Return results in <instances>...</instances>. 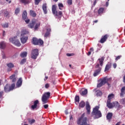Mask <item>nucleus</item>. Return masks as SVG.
<instances>
[{
	"label": "nucleus",
	"instance_id": "obj_1",
	"mask_svg": "<svg viewBox=\"0 0 125 125\" xmlns=\"http://www.w3.org/2000/svg\"><path fill=\"white\" fill-rule=\"evenodd\" d=\"M99 106H96L93 109L91 112L92 117H94V119L96 120V119H99L102 117V113L101 111L99 110Z\"/></svg>",
	"mask_w": 125,
	"mask_h": 125
},
{
	"label": "nucleus",
	"instance_id": "obj_2",
	"mask_svg": "<svg viewBox=\"0 0 125 125\" xmlns=\"http://www.w3.org/2000/svg\"><path fill=\"white\" fill-rule=\"evenodd\" d=\"M112 82L111 78H107V77H104L103 79H101V82L97 84V87H101V86H103L105 83H107L108 86L111 85V83Z\"/></svg>",
	"mask_w": 125,
	"mask_h": 125
},
{
	"label": "nucleus",
	"instance_id": "obj_3",
	"mask_svg": "<svg viewBox=\"0 0 125 125\" xmlns=\"http://www.w3.org/2000/svg\"><path fill=\"white\" fill-rule=\"evenodd\" d=\"M77 125H90L87 123V118L85 117V113H83L81 117L77 121Z\"/></svg>",
	"mask_w": 125,
	"mask_h": 125
},
{
	"label": "nucleus",
	"instance_id": "obj_4",
	"mask_svg": "<svg viewBox=\"0 0 125 125\" xmlns=\"http://www.w3.org/2000/svg\"><path fill=\"white\" fill-rule=\"evenodd\" d=\"M107 106L108 108H110V109L115 107V108H116L117 110H120V109H122V108H123V105H120V104H119V102H118L111 103V101H107Z\"/></svg>",
	"mask_w": 125,
	"mask_h": 125
},
{
	"label": "nucleus",
	"instance_id": "obj_5",
	"mask_svg": "<svg viewBox=\"0 0 125 125\" xmlns=\"http://www.w3.org/2000/svg\"><path fill=\"white\" fill-rule=\"evenodd\" d=\"M50 97V92H47L44 93L42 97V104H46V103H48V99Z\"/></svg>",
	"mask_w": 125,
	"mask_h": 125
},
{
	"label": "nucleus",
	"instance_id": "obj_6",
	"mask_svg": "<svg viewBox=\"0 0 125 125\" xmlns=\"http://www.w3.org/2000/svg\"><path fill=\"white\" fill-rule=\"evenodd\" d=\"M53 14L57 17V18H61L63 15V13L62 11H59V12L56 11V6L55 5H52V8Z\"/></svg>",
	"mask_w": 125,
	"mask_h": 125
},
{
	"label": "nucleus",
	"instance_id": "obj_7",
	"mask_svg": "<svg viewBox=\"0 0 125 125\" xmlns=\"http://www.w3.org/2000/svg\"><path fill=\"white\" fill-rule=\"evenodd\" d=\"M32 43L34 45H42L43 44V41L42 39H38L37 38H33Z\"/></svg>",
	"mask_w": 125,
	"mask_h": 125
},
{
	"label": "nucleus",
	"instance_id": "obj_8",
	"mask_svg": "<svg viewBox=\"0 0 125 125\" xmlns=\"http://www.w3.org/2000/svg\"><path fill=\"white\" fill-rule=\"evenodd\" d=\"M9 41L10 42H12V43H13V44H15L16 46H21V45L20 41L17 39V36L10 38Z\"/></svg>",
	"mask_w": 125,
	"mask_h": 125
},
{
	"label": "nucleus",
	"instance_id": "obj_9",
	"mask_svg": "<svg viewBox=\"0 0 125 125\" xmlns=\"http://www.w3.org/2000/svg\"><path fill=\"white\" fill-rule=\"evenodd\" d=\"M38 56H39V50L38 49L33 50L31 54V58L32 59H37Z\"/></svg>",
	"mask_w": 125,
	"mask_h": 125
},
{
	"label": "nucleus",
	"instance_id": "obj_10",
	"mask_svg": "<svg viewBox=\"0 0 125 125\" xmlns=\"http://www.w3.org/2000/svg\"><path fill=\"white\" fill-rule=\"evenodd\" d=\"M95 68L98 69L96 70L94 73V77H96V76L99 75V73H100L101 71V67H100V65L99 63H97L95 66Z\"/></svg>",
	"mask_w": 125,
	"mask_h": 125
},
{
	"label": "nucleus",
	"instance_id": "obj_11",
	"mask_svg": "<svg viewBox=\"0 0 125 125\" xmlns=\"http://www.w3.org/2000/svg\"><path fill=\"white\" fill-rule=\"evenodd\" d=\"M108 38H109L108 34H105L104 36H103L100 41V42L101 43H104V42L107 41Z\"/></svg>",
	"mask_w": 125,
	"mask_h": 125
},
{
	"label": "nucleus",
	"instance_id": "obj_12",
	"mask_svg": "<svg viewBox=\"0 0 125 125\" xmlns=\"http://www.w3.org/2000/svg\"><path fill=\"white\" fill-rule=\"evenodd\" d=\"M8 67L7 72H11L12 71V68H14V64L12 62H10L7 64Z\"/></svg>",
	"mask_w": 125,
	"mask_h": 125
},
{
	"label": "nucleus",
	"instance_id": "obj_13",
	"mask_svg": "<svg viewBox=\"0 0 125 125\" xmlns=\"http://www.w3.org/2000/svg\"><path fill=\"white\" fill-rule=\"evenodd\" d=\"M40 103V102H39V100H36L34 102V104L31 105V109L32 110H34L35 109H37V107H38V104Z\"/></svg>",
	"mask_w": 125,
	"mask_h": 125
},
{
	"label": "nucleus",
	"instance_id": "obj_14",
	"mask_svg": "<svg viewBox=\"0 0 125 125\" xmlns=\"http://www.w3.org/2000/svg\"><path fill=\"white\" fill-rule=\"evenodd\" d=\"M1 14H3L5 17L8 18L9 17V12L7 11V10H3L1 11Z\"/></svg>",
	"mask_w": 125,
	"mask_h": 125
},
{
	"label": "nucleus",
	"instance_id": "obj_15",
	"mask_svg": "<svg viewBox=\"0 0 125 125\" xmlns=\"http://www.w3.org/2000/svg\"><path fill=\"white\" fill-rule=\"evenodd\" d=\"M4 91H5V92H9V91H11L9 84L7 83L5 85L4 87Z\"/></svg>",
	"mask_w": 125,
	"mask_h": 125
},
{
	"label": "nucleus",
	"instance_id": "obj_16",
	"mask_svg": "<svg viewBox=\"0 0 125 125\" xmlns=\"http://www.w3.org/2000/svg\"><path fill=\"white\" fill-rule=\"evenodd\" d=\"M105 59V57H102L101 58L98 59V62H99V64L100 66L102 67L103 66V63H104V60Z\"/></svg>",
	"mask_w": 125,
	"mask_h": 125
},
{
	"label": "nucleus",
	"instance_id": "obj_17",
	"mask_svg": "<svg viewBox=\"0 0 125 125\" xmlns=\"http://www.w3.org/2000/svg\"><path fill=\"white\" fill-rule=\"evenodd\" d=\"M29 33L27 29H22L21 31V37H25V35H29Z\"/></svg>",
	"mask_w": 125,
	"mask_h": 125
},
{
	"label": "nucleus",
	"instance_id": "obj_18",
	"mask_svg": "<svg viewBox=\"0 0 125 125\" xmlns=\"http://www.w3.org/2000/svg\"><path fill=\"white\" fill-rule=\"evenodd\" d=\"M90 105H89V103L87 102L86 103V110H87V114L89 115L90 114Z\"/></svg>",
	"mask_w": 125,
	"mask_h": 125
},
{
	"label": "nucleus",
	"instance_id": "obj_19",
	"mask_svg": "<svg viewBox=\"0 0 125 125\" xmlns=\"http://www.w3.org/2000/svg\"><path fill=\"white\" fill-rule=\"evenodd\" d=\"M22 83H23V80L22 79V78H19L16 83L17 87H20V86L22 85Z\"/></svg>",
	"mask_w": 125,
	"mask_h": 125
},
{
	"label": "nucleus",
	"instance_id": "obj_20",
	"mask_svg": "<svg viewBox=\"0 0 125 125\" xmlns=\"http://www.w3.org/2000/svg\"><path fill=\"white\" fill-rule=\"evenodd\" d=\"M111 67H112V63L110 62H108L105 66L104 68V72H107V71H109L110 69H111Z\"/></svg>",
	"mask_w": 125,
	"mask_h": 125
},
{
	"label": "nucleus",
	"instance_id": "obj_21",
	"mask_svg": "<svg viewBox=\"0 0 125 125\" xmlns=\"http://www.w3.org/2000/svg\"><path fill=\"white\" fill-rule=\"evenodd\" d=\"M21 3H23L24 5H26V4H29L31 3L32 0H20Z\"/></svg>",
	"mask_w": 125,
	"mask_h": 125
},
{
	"label": "nucleus",
	"instance_id": "obj_22",
	"mask_svg": "<svg viewBox=\"0 0 125 125\" xmlns=\"http://www.w3.org/2000/svg\"><path fill=\"white\" fill-rule=\"evenodd\" d=\"M81 92H80V93L81 94V95H82V96H83L84 95H86V94H87V89H84V88H83L81 89Z\"/></svg>",
	"mask_w": 125,
	"mask_h": 125
},
{
	"label": "nucleus",
	"instance_id": "obj_23",
	"mask_svg": "<svg viewBox=\"0 0 125 125\" xmlns=\"http://www.w3.org/2000/svg\"><path fill=\"white\" fill-rule=\"evenodd\" d=\"M21 43H26L27 41H28V36L22 37V38H21Z\"/></svg>",
	"mask_w": 125,
	"mask_h": 125
},
{
	"label": "nucleus",
	"instance_id": "obj_24",
	"mask_svg": "<svg viewBox=\"0 0 125 125\" xmlns=\"http://www.w3.org/2000/svg\"><path fill=\"white\" fill-rule=\"evenodd\" d=\"M105 12V8L103 7H101L98 10V13L99 15H101L103 13Z\"/></svg>",
	"mask_w": 125,
	"mask_h": 125
},
{
	"label": "nucleus",
	"instance_id": "obj_25",
	"mask_svg": "<svg viewBox=\"0 0 125 125\" xmlns=\"http://www.w3.org/2000/svg\"><path fill=\"white\" fill-rule=\"evenodd\" d=\"M10 79L11 80L12 83H15V82L17 81L15 74H13L10 76Z\"/></svg>",
	"mask_w": 125,
	"mask_h": 125
},
{
	"label": "nucleus",
	"instance_id": "obj_26",
	"mask_svg": "<svg viewBox=\"0 0 125 125\" xmlns=\"http://www.w3.org/2000/svg\"><path fill=\"white\" fill-rule=\"evenodd\" d=\"M50 32H51V29L48 28L47 29V31L46 32L45 35H44V38H47L49 37L50 35Z\"/></svg>",
	"mask_w": 125,
	"mask_h": 125
},
{
	"label": "nucleus",
	"instance_id": "obj_27",
	"mask_svg": "<svg viewBox=\"0 0 125 125\" xmlns=\"http://www.w3.org/2000/svg\"><path fill=\"white\" fill-rule=\"evenodd\" d=\"M42 9L44 14H47V6H46V3H44L43 4Z\"/></svg>",
	"mask_w": 125,
	"mask_h": 125
},
{
	"label": "nucleus",
	"instance_id": "obj_28",
	"mask_svg": "<svg viewBox=\"0 0 125 125\" xmlns=\"http://www.w3.org/2000/svg\"><path fill=\"white\" fill-rule=\"evenodd\" d=\"M35 25H36V21H32V22L28 25V26L29 28H30V29H33V28L35 27Z\"/></svg>",
	"mask_w": 125,
	"mask_h": 125
},
{
	"label": "nucleus",
	"instance_id": "obj_29",
	"mask_svg": "<svg viewBox=\"0 0 125 125\" xmlns=\"http://www.w3.org/2000/svg\"><path fill=\"white\" fill-rule=\"evenodd\" d=\"M30 15L32 17H36L37 16V13L33 10H30Z\"/></svg>",
	"mask_w": 125,
	"mask_h": 125
},
{
	"label": "nucleus",
	"instance_id": "obj_30",
	"mask_svg": "<svg viewBox=\"0 0 125 125\" xmlns=\"http://www.w3.org/2000/svg\"><path fill=\"white\" fill-rule=\"evenodd\" d=\"M5 42H0V48H1V49H4V48H5Z\"/></svg>",
	"mask_w": 125,
	"mask_h": 125
},
{
	"label": "nucleus",
	"instance_id": "obj_31",
	"mask_svg": "<svg viewBox=\"0 0 125 125\" xmlns=\"http://www.w3.org/2000/svg\"><path fill=\"white\" fill-rule=\"evenodd\" d=\"M112 117H113V113L108 112L106 115V119L107 120H111Z\"/></svg>",
	"mask_w": 125,
	"mask_h": 125
},
{
	"label": "nucleus",
	"instance_id": "obj_32",
	"mask_svg": "<svg viewBox=\"0 0 125 125\" xmlns=\"http://www.w3.org/2000/svg\"><path fill=\"white\" fill-rule=\"evenodd\" d=\"M125 94V86H124L122 88L121 90L120 96H124V95Z\"/></svg>",
	"mask_w": 125,
	"mask_h": 125
},
{
	"label": "nucleus",
	"instance_id": "obj_33",
	"mask_svg": "<svg viewBox=\"0 0 125 125\" xmlns=\"http://www.w3.org/2000/svg\"><path fill=\"white\" fill-rule=\"evenodd\" d=\"M84 106H85V103L84 101H82L79 103L80 108H84Z\"/></svg>",
	"mask_w": 125,
	"mask_h": 125
},
{
	"label": "nucleus",
	"instance_id": "obj_34",
	"mask_svg": "<svg viewBox=\"0 0 125 125\" xmlns=\"http://www.w3.org/2000/svg\"><path fill=\"white\" fill-rule=\"evenodd\" d=\"M28 15V13H27V11H24L23 13H22V19L24 20L25 18H27L28 17H27Z\"/></svg>",
	"mask_w": 125,
	"mask_h": 125
},
{
	"label": "nucleus",
	"instance_id": "obj_35",
	"mask_svg": "<svg viewBox=\"0 0 125 125\" xmlns=\"http://www.w3.org/2000/svg\"><path fill=\"white\" fill-rule=\"evenodd\" d=\"M108 99L107 101H111V99H113L114 98V94H110L107 97Z\"/></svg>",
	"mask_w": 125,
	"mask_h": 125
},
{
	"label": "nucleus",
	"instance_id": "obj_36",
	"mask_svg": "<svg viewBox=\"0 0 125 125\" xmlns=\"http://www.w3.org/2000/svg\"><path fill=\"white\" fill-rule=\"evenodd\" d=\"M20 56L22 58H24V57H26L27 56V52H23L21 53L20 55Z\"/></svg>",
	"mask_w": 125,
	"mask_h": 125
},
{
	"label": "nucleus",
	"instance_id": "obj_37",
	"mask_svg": "<svg viewBox=\"0 0 125 125\" xmlns=\"http://www.w3.org/2000/svg\"><path fill=\"white\" fill-rule=\"evenodd\" d=\"M58 7L60 10H62V9L63 8V7H64V5H63V4L62 3H59L58 4Z\"/></svg>",
	"mask_w": 125,
	"mask_h": 125
},
{
	"label": "nucleus",
	"instance_id": "obj_38",
	"mask_svg": "<svg viewBox=\"0 0 125 125\" xmlns=\"http://www.w3.org/2000/svg\"><path fill=\"white\" fill-rule=\"evenodd\" d=\"M40 26H41V23L38 22L36 23L35 26L34 27L35 30H37L38 28H39Z\"/></svg>",
	"mask_w": 125,
	"mask_h": 125
},
{
	"label": "nucleus",
	"instance_id": "obj_39",
	"mask_svg": "<svg viewBox=\"0 0 125 125\" xmlns=\"http://www.w3.org/2000/svg\"><path fill=\"white\" fill-rule=\"evenodd\" d=\"M75 102H80V96H75Z\"/></svg>",
	"mask_w": 125,
	"mask_h": 125
},
{
	"label": "nucleus",
	"instance_id": "obj_40",
	"mask_svg": "<svg viewBox=\"0 0 125 125\" xmlns=\"http://www.w3.org/2000/svg\"><path fill=\"white\" fill-rule=\"evenodd\" d=\"M20 12V8H17L15 9V15H17V14H18V13H19Z\"/></svg>",
	"mask_w": 125,
	"mask_h": 125
},
{
	"label": "nucleus",
	"instance_id": "obj_41",
	"mask_svg": "<svg viewBox=\"0 0 125 125\" xmlns=\"http://www.w3.org/2000/svg\"><path fill=\"white\" fill-rule=\"evenodd\" d=\"M26 61H27V59H22L20 62L21 65H23V64L26 63Z\"/></svg>",
	"mask_w": 125,
	"mask_h": 125
},
{
	"label": "nucleus",
	"instance_id": "obj_42",
	"mask_svg": "<svg viewBox=\"0 0 125 125\" xmlns=\"http://www.w3.org/2000/svg\"><path fill=\"white\" fill-rule=\"evenodd\" d=\"M14 87H15V83H13L10 86V88L11 90H13L14 89Z\"/></svg>",
	"mask_w": 125,
	"mask_h": 125
},
{
	"label": "nucleus",
	"instance_id": "obj_43",
	"mask_svg": "<svg viewBox=\"0 0 125 125\" xmlns=\"http://www.w3.org/2000/svg\"><path fill=\"white\" fill-rule=\"evenodd\" d=\"M23 20H24L26 24H29V23H30V19H28V18H25Z\"/></svg>",
	"mask_w": 125,
	"mask_h": 125
},
{
	"label": "nucleus",
	"instance_id": "obj_44",
	"mask_svg": "<svg viewBox=\"0 0 125 125\" xmlns=\"http://www.w3.org/2000/svg\"><path fill=\"white\" fill-rule=\"evenodd\" d=\"M40 2H41V0H35V4L36 5H39Z\"/></svg>",
	"mask_w": 125,
	"mask_h": 125
},
{
	"label": "nucleus",
	"instance_id": "obj_45",
	"mask_svg": "<svg viewBox=\"0 0 125 125\" xmlns=\"http://www.w3.org/2000/svg\"><path fill=\"white\" fill-rule=\"evenodd\" d=\"M120 103L121 104H125V99H122L120 100Z\"/></svg>",
	"mask_w": 125,
	"mask_h": 125
},
{
	"label": "nucleus",
	"instance_id": "obj_46",
	"mask_svg": "<svg viewBox=\"0 0 125 125\" xmlns=\"http://www.w3.org/2000/svg\"><path fill=\"white\" fill-rule=\"evenodd\" d=\"M4 94V92H3V91H0V98H2Z\"/></svg>",
	"mask_w": 125,
	"mask_h": 125
},
{
	"label": "nucleus",
	"instance_id": "obj_47",
	"mask_svg": "<svg viewBox=\"0 0 125 125\" xmlns=\"http://www.w3.org/2000/svg\"><path fill=\"white\" fill-rule=\"evenodd\" d=\"M102 94H103L102 92L100 91H98L97 93V96H101Z\"/></svg>",
	"mask_w": 125,
	"mask_h": 125
},
{
	"label": "nucleus",
	"instance_id": "obj_48",
	"mask_svg": "<svg viewBox=\"0 0 125 125\" xmlns=\"http://www.w3.org/2000/svg\"><path fill=\"white\" fill-rule=\"evenodd\" d=\"M35 122H36V120H35V119H32L29 121V124L30 125H33V124L35 123Z\"/></svg>",
	"mask_w": 125,
	"mask_h": 125
},
{
	"label": "nucleus",
	"instance_id": "obj_49",
	"mask_svg": "<svg viewBox=\"0 0 125 125\" xmlns=\"http://www.w3.org/2000/svg\"><path fill=\"white\" fill-rule=\"evenodd\" d=\"M67 3L69 4V5H72V4H73V1L72 0H68Z\"/></svg>",
	"mask_w": 125,
	"mask_h": 125
},
{
	"label": "nucleus",
	"instance_id": "obj_50",
	"mask_svg": "<svg viewBox=\"0 0 125 125\" xmlns=\"http://www.w3.org/2000/svg\"><path fill=\"white\" fill-rule=\"evenodd\" d=\"M2 58L3 59H5L6 58V56H5V53L4 52H2Z\"/></svg>",
	"mask_w": 125,
	"mask_h": 125
},
{
	"label": "nucleus",
	"instance_id": "obj_51",
	"mask_svg": "<svg viewBox=\"0 0 125 125\" xmlns=\"http://www.w3.org/2000/svg\"><path fill=\"white\" fill-rule=\"evenodd\" d=\"M3 28H8V23H6L2 25Z\"/></svg>",
	"mask_w": 125,
	"mask_h": 125
},
{
	"label": "nucleus",
	"instance_id": "obj_52",
	"mask_svg": "<svg viewBox=\"0 0 125 125\" xmlns=\"http://www.w3.org/2000/svg\"><path fill=\"white\" fill-rule=\"evenodd\" d=\"M121 57H122V56H117L115 59L116 61H118V60L121 59Z\"/></svg>",
	"mask_w": 125,
	"mask_h": 125
},
{
	"label": "nucleus",
	"instance_id": "obj_53",
	"mask_svg": "<svg viewBox=\"0 0 125 125\" xmlns=\"http://www.w3.org/2000/svg\"><path fill=\"white\" fill-rule=\"evenodd\" d=\"M43 107L44 108V109H47V108H48V104L44 105Z\"/></svg>",
	"mask_w": 125,
	"mask_h": 125
},
{
	"label": "nucleus",
	"instance_id": "obj_54",
	"mask_svg": "<svg viewBox=\"0 0 125 125\" xmlns=\"http://www.w3.org/2000/svg\"><path fill=\"white\" fill-rule=\"evenodd\" d=\"M67 56L70 57V56H73L74 55V54H70V53H67L66 54Z\"/></svg>",
	"mask_w": 125,
	"mask_h": 125
},
{
	"label": "nucleus",
	"instance_id": "obj_55",
	"mask_svg": "<svg viewBox=\"0 0 125 125\" xmlns=\"http://www.w3.org/2000/svg\"><path fill=\"white\" fill-rule=\"evenodd\" d=\"M96 3H97V0H95L93 4L94 6H95V5H96Z\"/></svg>",
	"mask_w": 125,
	"mask_h": 125
},
{
	"label": "nucleus",
	"instance_id": "obj_56",
	"mask_svg": "<svg viewBox=\"0 0 125 125\" xmlns=\"http://www.w3.org/2000/svg\"><path fill=\"white\" fill-rule=\"evenodd\" d=\"M45 88H48V87H49V84L46 83V84L45 85Z\"/></svg>",
	"mask_w": 125,
	"mask_h": 125
},
{
	"label": "nucleus",
	"instance_id": "obj_57",
	"mask_svg": "<svg viewBox=\"0 0 125 125\" xmlns=\"http://www.w3.org/2000/svg\"><path fill=\"white\" fill-rule=\"evenodd\" d=\"M113 68H114V69H116V68H117V63L113 64Z\"/></svg>",
	"mask_w": 125,
	"mask_h": 125
},
{
	"label": "nucleus",
	"instance_id": "obj_58",
	"mask_svg": "<svg viewBox=\"0 0 125 125\" xmlns=\"http://www.w3.org/2000/svg\"><path fill=\"white\" fill-rule=\"evenodd\" d=\"M3 37H4L5 36V31H3V34H2Z\"/></svg>",
	"mask_w": 125,
	"mask_h": 125
},
{
	"label": "nucleus",
	"instance_id": "obj_59",
	"mask_svg": "<svg viewBox=\"0 0 125 125\" xmlns=\"http://www.w3.org/2000/svg\"><path fill=\"white\" fill-rule=\"evenodd\" d=\"M94 50L93 49V48H91L90 49V51L91 52H93Z\"/></svg>",
	"mask_w": 125,
	"mask_h": 125
},
{
	"label": "nucleus",
	"instance_id": "obj_60",
	"mask_svg": "<svg viewBox=\"0 0 125 125\" xmlns=\"http://www.w3.org/2000/svg\"><path fill=\"white\" fill-rule=\"evenodd\" d=\"M90 54H91V51H89V52H88L87 55H88V56H89V55H90Z\"/></svg>",
	"mask_w": 125,
	"mask_h": 125
},
{
	"label": "nucleus",
	"instance_id": "obj_61",
	"mask_svg": "<svg viewBox=\"0 0 125 125\" xmlns=\"http://www.w3.org/2000/svg\"><path fill=\"white\" fill-rule=\"evenodd\" d=\"M123 82L125 83V75H124V77H123Z\"/></svg>",
	"mask_w": 125,
	"mask_h": 125
},
{
	"label": "nucleus",
	"instance_id": "obj_62",
	"mask_svg": "<svg viewBox=\"0 0 125 125\" xmlns=\"http://www.w3.org/2000/svg\"><path fill=\"white\" fill-rule=\"evenodd\" d=\"M98 22V20H95L93 21V23H97Z\"/></svg>",
	"mask_w": 125,
	"mask_h": 125
},
{
	"label": "nucleus",
	"instance_id": "obj_63",
	"mask_svg": "<svg viewBox=\"0 0 125 125\" xmlns=\"http://www.w3.org/2000/svg\"><path fill=\"white\" fill-rule=\"evenodd\" d=\"M121 125V122L117 123L115 125Z\"/></svg>",
	"mask_w": 125,
	"mask_h": 125
},
{
	"label": "nucleus",
	"instance_id": "obj_64",
	"mask_svg": "<svg viewBox=\"0 0 125 125\" xmlns=\"http://www.w3.org/2000/svg\"><path fill=\"white\" fill-rule=\"evenodd\" d=\"M70 120H73V116L72 115L70 116Z\"/></svg>",
	"mask_w": 125,
	"mask_h": 125
}]
</instances>
